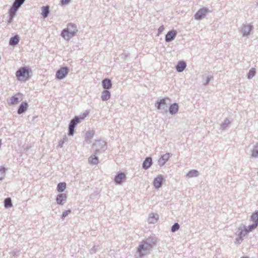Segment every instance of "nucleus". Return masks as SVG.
I'll list each match as a JSON object with an SVG mask.
<instances>
[{
  "instance_id": "f257e3e1",
  "label": "nucleus",
  "mask_w": 258,
  "mask_h": 258,
  "mask_svg": "<svg viewBox=\"0 0 258 258\" xmlns=\"http://www.w3.org/2000/svg\"><path fill=\"white\" fill-rule=\"evenodd\" d=\"M77 31L76 27L72 24H70L68 25L66 29L62 30L61 35L64 39L69 40L75 35Z\"/></svg>"
},
{
  "instance_id": "f03ea898",
  "label": "nucleus",
  "mask_w": 258,
  "mask_h": 258,
  "mask_svg": "<svg viewBox=\"0 0 258 258\" xmlns=\"http://www.w3.org/2000/svg\"><path fill=\"white\" fill-rule=\"evenodd\" d=\"M30 72L31 70L28 68L22 67L16 72V76L18 80L26 81L29 79Z\"/></svg>"
},
{
  "instance_id": "7ed1b4c3",
  "label": "nucleus",
  "mask_w": 258,
  "mask_h": 258,
  "mask_svg": "<svg viewBox=\"0 0 258 258\" xmlns=\"http://www.w3.org/2000/svg\"><path fill=\"white\" fill-rule=\"evenodd\" d=\"M85 116L82 117H75V118L72 119L69 125V135L72 136L74 134V131L75 125L79 123L81 120L83 119Z\"/></svg>"
},
{
  "instance_id": "20e7f679",
  "label": "nucleus",
  "mask_w": 258,
  "mask_h": 258,
  "mask_svg": "<svg viewBox=\"0 0 258 258\" xmlns=\"http://www.w3.org/2000/svg\"><path fill=\"white\" fill-rule=\"evenodd\" d=\"M23 100V94L20 93H17L12 96L8 102L10 105H15L18 104Z\"/></svg>"
},
{
  "instance_id": "39448f33",
  "label": "nucleus",
  "mask_w": 258,
  "mask_h": 258,
  "mask_svg": "<svg viewBox=\"0 0 258 258\" xmlns=\"http://www.w3.org/2000/svg\"><path fill=\"white\" fill-rule=\"evenodd\" d=\"M24 1L25 0H16L15 1L12 8L10 10V14L12 17L15 15L16 11Z\"/></svg>"
},
{
  "instance_id": "423d86ee",
  "label": "nucleus",
  "mask_w": 258,
  "mask_h": 258,
  "mask_svg": "<svg viewBox=\"0 0 258 258\" xmlns=\"http://www.w3.org/2000/svg\"><path fill=\"white\" fill-rule=\"evenodd\" d=\"M69 69L67 67H62L60 68L56 73V77L61 80L64 78L68 74Z\"/></svg>"
},
{
  "instance_id": "0eeeda50",
  "label": "nucleus",
  "mask_w": 258,
  "mask_h": 258,
  "mask_svg": "<svg viewBox=\"0 0 258 258\" xmlns=\"http://www.w3.org/2000/svg\"><path fill=\"white\" fill-rule=\"evenodd\" d=\"M164 180L163 177L162 175H159L154 180L153 185L156 188H159L162 185Z\"/></svg>"
},
{
  "instance_id": "6e6552de",
  "label": "nucleus",
  "mask_w": 258,
  "mask_h": 258,
  "mask_svg": "<svg viewBox=\"0 0 258 258\" xmlns=\"http://www.w3.org/2000/svg\"><path fill=\"white\" fill-rule=\"evenodd\" d=\"M171 155L169 153H166L162 155L158 160L159 164L163 166L169 159Z\"/></svg>"
},
{
  "instance_id": "1a4fd4ad",
  "label": "nucleus",
  "mask_w": 258,
  "mask_h": 258,
  "mask_svg": "<svg viewBox=\"0 0 258 258\" xmlns=\"http://www.w3.org/2000/svg\"><path fill=\"white\" fill-rule=\"evenodd\" d=\"M176 35V32L175 30H172L167 33L165 37V40L167 42H170L173 40Z\"/></svg>"
},
{
  "instance_id": "9d476101",
  "label": "nucleus",
  "mask_w": 258,
  "mask_h": 258,
  "mask_svg": "<svg viewBox=\"0 0 258 258\" xmlns=\"http://www.w3.org/2000/svg\"><path fill=\"white\" fill-rule=\"evenodd\" d=\"M67 196L66 194H61L57 195L56 197V202L58 204L63 205L66 201Z\"/></svg>"
},
{
  "instance_id": "9b49d317",
  "label": "nucleus",
  "mask_w": 258,
  "mask_h": 258,
  "mask_svg": "<svg viewBox=\"0 0 258 258\" xmlns=\"http://www.w3.org/2000/svg\"><path fill=\"white\" fill-rule=\"evenodd\" d=\"M208 10L206 9H202L199 10L196 14L195 17L197 20H200L203 18L207 13Z\"/></svg>"
},
{
  "instance_id": "f8f14e48",
  "label": "nucleus",
  "mask_w": 258,
  "mask_h": 258,
  "mask_svg": "<svg viewBox=\"0 0 258 258\" xmlns=\"http://www.w3.org/2000/svg\"><path fill=\"white\" fill-rule=\"evenodd\" d=\"M125 177L124 173H119L115 177L114 180L116 183L120 184L125 180Z\"/></svg>"
},
{
  "instance_id": "ddd939ff",
  "label": "nucleus",
  "mask_w": 258,
  "mask_h": 258,
  "mask_svg": "<svg viewBox=\"0 0 258 258\" xmlns=\"http://www.w3.org/2000/svg\"><path fill=\"white\" fill-rule=\"evenodd\" d=\"M251 30H252L251 26L245 25L242 27V28L241 29V32L242 33L243 36H246L250 34Z\"/></svg>"
},
{
  "instance_id": "4468645a",
  "label": "nucleus",
  "mask_w": 258,
  "mask_h": 258,
  "mask_svg": "<svg viewBox=\"0 0 258 258\" xmlns=\"http://www.w3.org/2000/svg\"><path fill=\"white\" fill-rule=\"evenodd\" d=\"M152 164V160L151 157H147L145 159L143 163V168L145 169L149 168Z\"/></svg>"
},
{
  "instance_id": "2eb2a0df",
  "label": "nucleus",
  "mask_w": 258,
  "mask_h": 258,
  "mask_svg": "<svg viewBox=\"0 0 258 258\" xmlns=\"http://www.w3.org/2000/svg\"><path fill=\"white\" fill-rule=\"evenodd\" d=\"M28 106V105L27 102H22L18 110V113L20 114L26 111L27 109Z\"/></svg>"
},
{
  "instance_id": "dca6fc26",
  "label": "nucleus",
  "mask_w": 258,
  "mask_h": 258,
  "mask_svg": "<svg viewBox=\"0 0 258 258\" xmlns=\"http://www.w3.org/2000/svg\"><path fill=\"white\" fill-rule=\"evenodd\" d=\"M102 86L104 89H108L111 87L112 84L109 79H104L102 81Z\"/></svg>"
},
{
  "instance_id": "f3484780",
  "label": "nucleus",
  "mask_w": 258,
  "mask_h": 258,
  "mask_svg": "<svg viewBox=\"0 0 258 258\" xmlns=\"http://www.w3.org/2000/svg\"><path fill=\"white\" fill-rule=\"evenodd\" d=\"M185 67L186 63L184 61H180L176 66V69L178 72H181L184 70Z\"/></svg>"
},
{
  "instance_id": "a211bd4d",
  "label": "nucleus",
  "mask_w": 258,
  "mask_h": 258,
  "mask_svg": "<svg viewBox=\"0 0 258 258\" xmlns=\"http://www.w3.org/2000/svg\"><path fill=\"white\" fill-rule=\"evenodd\" d=\"M178 110V106L176 103L172 104L169 108V112L171 114H175Z\"/></svg>"
},
{
  "instance_id": "6ab92c4d",
  "label": "nucleus",
  "mask_w": 258,
  "mask_h": 258,
  "mask_svg": "<svg viewBox=\"0 0 258 258\" xmlns=\"http://www.w3.org/2000/svg\"><path fill=\"white\" fill-rule=\"evenodd\" d=\"M110 97V93L107 90H104L102 92L101 95V99L103 101L108 100Z\"/></svg>"
},
{
  "instance_id": "aec40b11",
  "label": "nucleus",
  "mask_w": 258,
  "mask_h": 258,
  "mask_svg": "<svg viewBox=\"0 0 258 258\" xmlns=\"http://www.w3.org/2000/svg\"><path fill=\"white\" fill-rule=\"evenodd\" d=\"M19 42V38L18 35L15 36L14 37L11 38L10 40V44L11 45H16Z\"/></svg>"
},
{
  "instance_id": "412c9836",
  "label": "nucleus",
  "mask_w": 258,
  "mask_h": 258,
  "mask_svg": "<svg viewBox=\"0 0 258 258\" xmlns=\"http://www.w3.org/2000/svg\"><path fill=\"white\" fill-rule=\"evenodd\" d=\"M257 226V225L256 223H253L252 225H250L247 227L245 228L244 231L246 234L255 229Z\"/></svg>"
},
{
  "instance_id": "4be33fe9",
  "label": "nucleus",
  "mask_w": 258,
  "mask_h": 258,
  "mask_svg": "<svg viewBox=\"0 0 258 258\" xmlns=\"http://www.w3.org/2000/svg\"><path fill=\"white\" fill-rule=\"evenodd\" d=\"M66 188V183L65 182H60L58 184L57 189L58 192H62Z\"/></svg>"
},
{
  "instance_id": "5701e85b",
  "label": "nucleus",
  "mask_w": 258,
  "mask_h": 258,
  "mask_svg": "<svg viewBox=\"0 0 258 258\" xmlns=\"http://www.w3.org/2000/svg\"><path fill=\"white\" fill-rule=\"evenodd\" d=\"M49 13V7L45 6L42 7V15L44 18H46Z\"/></svg>"
},
{
  "instance_id": "b1692460",
  "label": "nucleus",
  "mask_w": 258,
  "mask_h": 258,
  "mask_svg": "<svg viewBox=\"0 0 258 258\" xmlns=\"http://www.w3.org/2000/svg\"><path fill=\"white\" fill-rule=\"evenodd\" d=\"M89 162L91 164H97L98 163V159L95 156H92L89 158Z\"/></svg>"
},
{
  "instance_id": "393cba45",
  "label": "nucleus",
  "mask_w": 258,
  "mask_h": 258,
  "mask_svg": "<svg viewBox=\"0 0 258 258\" xmlns=\"http://www.w3.org/2000/svg\"><path fill=\"white\" fill-rule=\"evenodd\" d=\"M147 247H151V245L148 244L146 242H145V244L140 245L138 248L139 252L140 253H142L143 252L142 251L144 250V249H146Z\"/></svg>"
},
{
  "instance_id": "a878e982",
  "label": "nucleus",
  "mask_w": 258,
  "mask_h": 258,
  "mask_svg": "<svg viewBox=\"0 0 258 258\" xmlns=\"http://www.w3.org/2000/svg\"><path fill=\"white\" fill-rule=\"evenodd\" d=\"M251 219L253 222V223H256L258 225V211L253 213L251 216Z\"/></svg>"
},
{
  "instance_id": "bb28decb",
  "label": "nucleus",
  "mask_w": 258,
  "mask_h": 258,
  "mask_svg": "<svg viewBox=\"0 0 258 258\" xmlns=\"http://www.w3.org/2000/svg\"><path fill=\"white\" fill-rule=\"evenodd\" d=\"M166 104V99L163 98L161 99L159 101L157 102L156 106L158 109H160L162 107L163 105Z\"/></svg>"
},
{
  "instance_id": "cd10ccee",
  "label": "nucleus",
  "mask_w": 258,
  "mask_h": 258,
  "mask_svg": "<svg viewBox=\"0 0 258 258\" xmlns=\"http://www.w3.org/2000/svg\"><path fill=\"white\" fill-rule=\"evenodd\" d=\"M157 215H155L154 214H152L150 215L149 217V221L150 223H154L155 222L157 221Z\"/></svg>"
},
{
  "instance_id": "c85d7f7f",
  "label": "nucleus",
  "mask_w": 258,
  "mask_h": 258,
  "mask_svg": "<svg viewBox=\"0 0 258 258\" xmlns=\"http://www.w3.org/2000/svg\"><path fill=\"white\" fill-rule=\"evenodd\" d=\"M198 175V171L195 170H191V171H189L187 174V176H188V177H196V176H197Z\"/></svg>"
},
{
  "instance_id": "c756f323",
  "label": "nucleus",
  "mask_w": 258,
  "mask_h": 258,
  "mask_svg": "<svg viewBox=\"0 0 258 258\" xmlns=\"http://www.w3.org/2000/svg\"><path fill=\"white\" fill-rule=\"evenodd\" d=\"M12 206L11 199L9 198H7L5 200V207L6 208H10Z\"/></svg>"
},
{
  "instance_id": "7c9ffc66",
  "label": "nucleus",
  "mask_w": 258,
  "mask_h": 258,
  "mask_svg": "<svg viewBox=\"0 0 258 258\" xmlns=\"http://www.w3.org/2000/svg\"><path fill=\"white\" fill-rule=\"evenodd\" d=\"M255 71L254 69H251L248 74V79H251L252 78L254 75H255Z\"/></svg>"
},
{
  "instance_id": "2f4dec72",
  "label": "nucleus",
  "mask_w": 258,
  "mask_h": 258,
  "mask_svg": "<svg viewBox=\"0 0 258 258\" xmlns=\"http://www.w3.org/2000/svg\"><path fill=\"white\" fill-rule=\"evenodd\" d=\"M179 228V225L178 223H175L171 228V231L172 232H175L177 230H178Z\"/></svg>"
},
{
  "instance_id": "473e14b6",
  "label": "nucleus",
  "mask_w": 258,
  "mask_h": 258,
  "mask_svg": "<svg viewBox=\"0 0 258 258\" xmlns=\"http://www.w3.org/2000/svg\"><path fill=\"white\" fill-rule=\"evenodd\" d=\"M71 213V211L70 210H68L64 211L62 214L61 217L62 219L64 218L67 217L69 214Z\"/></svg>"
},
{
  "instance_id": "72a5a7b5",
  "label": "nucleus",
  "mask_w": 258,
  "mask_h": 258,
  "mask_svg": "<svg viewBox=\"0 0 258 258\" xmlns=\"http://www.w3.org/2000/svg\"><path fill=\"white\" fill-rule=\"evenodd\" d=\"M71 0H61V4L62 5L68 4Z\"/></svg>"
},
{
  "instance_id": "f704fd0d",
  "label": "nucleus",
  "mask_w": 258,
  "mask_h": 258,
  "mask_svg": "<svg viewBox=\"0 0 258 258\" xmlns=\"http://www.w3.org/2000/svg\"><path fill=\"white\" fill-rule=\"evenodd\" d=\"M257 155H258V151L254 150L252 152V156L255 157Z\"/></svg>"
},
{
  "instance_id": "c9c22d12",
  "label": "nucleus",
  "mask_w": 258,
  "mask_h": 258,
  "mask_svg": "<svg viewBox=\"0 0 258 258\" xmlns=\"http://www.w3.org/2000/svg\"><path fill=\"white\" fill-rule=\"evenodd\" d=\"M241 258H248L247 257H241Z\"/></svg>"
}]
</instances>
